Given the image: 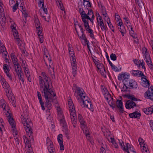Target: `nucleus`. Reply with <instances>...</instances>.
<instances>
[{
  "instance_id": "1",
  "label": "nucleus",
  "mask_w": 153,
  "mask_h": 153,
  "mask_svg": "<svg viewBox=\"0 0 153 153\" xmlns=\"http://www.w3.org/2000/svg\"><path fill=\"white\" fill-rule=\"evenodd\" d=\"M41 75L39 77V87L46 101L45 105L48 108L49 112L53 107L52 103L56 101V94L52 88V83H51V86L50 85V79L48 74L43 72Z\"/></svg>"
},
{
  "instance_id": "2",
  "label": "nucleus",
  "mask_w": 153,
  "mask_h": 153,
  "mask_svg": "<svg viewBox=\"0 0 153 153\" xmlns=\"http://www.w3.org/2000/svg\"><path fill=\"white\" fill-rule=\"evenodd\" d=\"M22 123L23 124L25 129L27 133V135L29 136V139L30 137L31 139L29 140L25 136H23V138L24 139L25 143L28 144L31 140H33V136L32 134H33L32 130L31 128V127L32 125L30 119L28 118L26 119L24 118L22 122Z\"/></svg>"
},
{
  "instance_id": "3",
  "label": "nucleus",
  "mask_w": 153,
  "mask_h": 153,
  "mask_svg": "<svg viewBox=\"0 0 153 153\" xmlns=\"http://www.w3.org/2000/svg\"><path fill=\"white\" fill-rule=\"evenodd\" d=\"M75 30L78 36L79 37V39H80L84 40L85 43L87 44L88 48L91 52L89 46V42L87 40L84 34V31H85V30H83V29H79L78 30H77V29H75Z\"/></svg>"
},
{
  "instance_id": "4",
  "label": "nucleus",
  "mask_w": 153,
  "mask_h": 153,
  "mask_svg": "<svg viewBox=\"0 0 153 153\" xmlns=\"http://www.w3.org/2000/svg\"><path fill=\"white\" fill-rule=\"evenodd\" d=\"M121 100H117L116 102V108H118L120 112L121 113H123L124 111L123 110V103L122 101V97H120Z\"/></svg>"
},
{
  "instance_id": "5",
  "label": "nucleus",
  "mask_w": 153,
  "mask_h": 153,
  "mask_svg": "<svg viewBox=\"0 0 153 153\" xmlns=\"http://www.w3.org/2000/svg\"><path fill=\"white\" fill-rule=\"evenodd\" d=\"M47 145L48 146V150L50 153H52L55 152V149L53 147V142L48 137L47 138Z\"/></svg>"
},
{
  "instance_id": "6",
  "label": "nucleus",
  "mask_w": 153,
  "mask_h": 153,
  "mask_svg": "<svg viewBox=\"0 0 153 153\" xmlns=\"http://www.w3.org/2000/svg\"><path fill=\"white\" fill-rule=\"evenodd\" d=\"M86 19L89 20L90 22L93 24V18L92 17V18H90L89 16H87L86 14V16H85V17H84L83 19L82 20L84 23V26L85 29H89V26L88 25V21H87Z\"/></svg>"
},
{
  "instance_id": "7",
  "label": "nucleus",
  "mask_w": 153,
  "mask_h": 153,
  "mask_svg": "<svg viewBox=\"0 0 153 153\" xmlns=\"http://www.w3.org/2000/svg\"><path fill=\"white\" fill-rule=\"evenodd\" d=\"M126 146L123 147V150L124 152H126L128 153H135V151H134V149L132 146L128 143H126Z\"/></svg>"
},
{
  "instance_id": "8",
  "label": "nucleus",
  "mask_w": 153,
  "mask_h": 153,
  "mask_svg": "<svg viewBox=\"0 0 153 153\" xmlns=\"http://www.w3.org/2000/svg\"><path fill=\"white\" fill-rule=\"evenodd\" d=\"M128 83L129 86L128 88L130 89H136L138 86L137 82L133 79H130L128 80Z\"/></svg>"
},
{
  "instance_id": "9",
  "label": "nucleus",
  "mask_w": 153,
  "mask_h": 153,
  "mask_svg": "<svg viewBox=\"0 0 153 153\" xmlns=\"http://www.w3.org/2000/svg\"><path fill=\"white\" fill-rule=\"evenodd\" d=\"M136 104L134 101L130 100H128L126 104L125 107L126 108L130 109L131 108H134V106H136Z\"/></svg>"
},
{
  "instance_id": "10",
  "label": "nucleus",
  "mask_w": 153,
  "mask_h": 153,
  "mask_svg": "<svg viewBox=\"0 0 153 153\" xmlns=\"http://www.w3.org/2000/svg\"><path fill=\"white\" fill-rule=\"evenodd\" d=\"M71 64L72 68V74L73 76L75 77L77 74V68H76V61L71 62Z\"/></svg>"
},
{
  "instance_id": "11",
  "label": "nucleus",
  "mask_w": 153,
  "mask_h": 153,
  "mask_svg": "<svg viewBox=\"0 0 153 153\" xmlns=\"http://www.w3.org/2000/svg\"><path fill=\"white\" fill-rule=\"evenodd\" d=\"M2 86L5 89H6V93L7 96H8L7 94H10V95H12V96L13 95L12 91L7 82H5L4 84L2 85Z\"/></svg>"
},
{
  "instance_id": "12",
  "label": "nucleus",
  "mask_w": 153,
  "mask_h": 153,
  "mask_svg": "<svg viewBox=\"0 0 153 153\" xmlns=\"http://www.w3.org/2000/svg\"><path fill=\"white\" fill-rule=\"evenodd\" d=\"M70 111V114L71 118L72 121L73 122H76V114H75V110L74 108L73 109H69Z\"/></svg>"
},
{
  "instance_id": "13",
  "label": "nucleus",
  "mask_w": 153,
  "mask_h": 153,
  "mask_svg": "<svg viewBox=\"0 0 153 153\" xmlns=\"http://www.w3.org/2000/svg\"><path fill=\"white\" fill-rule=\"evenodd\" d=\"M42 8L43 9V10L45 13V15L43 16L42 17L45 20L47 21L48 22H49V15L47 13L48 10L47 8H45L44 7V4H42Z\"/></svg>"
},
{
  "instance_id": "14",
  "label": "nucleus",
  "mask_w": 153,
  "mask_h": 153,
  "mask_svg": "<svg viewBox=\"0 0 153 153\" xmlns=\"http://www.w3.org/2000/svg\"><path fill=\"white\" fill-rule=\"evenodd\" d=\"M12 31L13 33V35L15 38L18 44L20 42V38L19 33L16 29H12Z\"/></svg>"
},
{
  "instance_id": "15",
  "label": "nucleus",
  "mask_w": 153,
  "mask_h": 153,
  "mask_svg": "<svg viewBox=\"0 0 153 153\" xmlns=\"http://www.w3.org/2000/svg\"><path fill=\"white\" fill-rule=\"evenodd\" d=\"M37 94L38 98L39 100L40 104L41 105L42 109L43 110H44L45 108L44 106V102L42 100V97L41 94L39 91L37 92Z\"/></svg>"
},
{
  "instance_id": "16",
  "label": "nucleus",
  "mask_w": 153,
  "mask_h": 153,
  "mask_svg": "<svg viewBox=\"0 0 153 153\" xmlns=\"http://www.w3.org/2000/svg\"><path fill=\"white\" fill-rule=\"evenodd\" d=\"M143 111L146 114H152L153 113V105L148 108H144Z\"/></svg>"
},
{
  "instance_id": "17",
  "label": "nucleus",
  "mask_w": 153,
  "mask_h": 153,
  "mask_svg": "<svg viewBox=\"0 0 153 153\" xmlns=\"http://www.w3.org/2000/svg\"><path fill=\"white\" fill-rule=\"evenodd\" d=\"M145 79V80H143L141 82V85L144 87H149L150 85V83L149 81L146 78L142 77L141 79Z\"/></svg>"
},
{
  "instance_id": "18",
  "label": "nucleus",
  "mask_w": 153,
  "mask_h": 153,
  "mask_svg": "<svg viewBox=\"0 0 153 153\" xmlns=\"http://www.w3.org/2000/svg\"><path fill=\"white\" fill-rule=\"evenodd\" d=\"M42 29H37V32L39 39V41L41 43H43V37Z\"/></svg>"
},
{
  "instance_id": "19",
  "label": "nucleus",
  "mask_w": 153,
  "mask_h": 153,
  "mask_svg": "<svg viewBox=\"0 0 153 153\" xmlns=\"http://www.w3.org/2000/svg\"><path fill=\"white\" fill-rule=\"evenodd\" d=\"M141 115L140 113L137 111L129 114V117L131 118H137L139 117Z\"/></svg>"
},
{
  "instance_id": "20",
  "label": "nucleus",
  "mask_w": 153,
  "mask_h": 153,
  "mask_svg": "<svg viewBox=\"0 0 153 153\" xmlns=\"http://www.w3.org/2000/svg\"><path fill=\"white\" fill-rule=\"evenodd\" d=\"M145 98L149 99L151 100H153V93L152 92H146L145 93Z\"/></svg>"
},
{
  "instance_id": "21",
  "label": "nucleus",
  "mask_w": 153,
  "mask_h": 153,
  "mask_svg": "<svg viewBox=\"0 0 153 153\" xmlns=\"http://www.w3.org/2000/svg\"><path fill=\"white\" fill-rule=\"evenodd\" d=\"M82 100L83 104H86V103H89V101L90 100L89 98L85 96V94H84L82 96Z\"/></svg>"
},
{
  "instance_id": "22",
  "label": "nucleus",
  "mask_w": 153,
  "mask_h": 153,
  "mask_svg": "<svg viewBox=\"0 0 153 153\" xmlns=\"http://www.w3.org/2000/svg\"><path fill=\"white\" fill-rule=\"evenodd\" d=\"M76 89L77 90V92L79 93V95L80 96H82L84 94H85L83 93V92H84V91L82 88L78 87H76Z\"/></svg>"
},
{
  "instance_id": "23",
  "label": "nucleus",
  "mask_w": 153,
  "mask_h": 153,
  "mask_svg": "<svg viewBox=\"0 0 153 153\" xmlns=\"http://www.w3.org/2000/svg\"><path fill=\"white\" fill-rule=\"evenodd\" d=\"M143 146V148L142 149V152L143 153H150L148 149L147 148V146L145 144L144 142H143V143L142 144Z\"/></svg>"
},
{
  "instance_id": "24",
  "label": "nucleus",
  "mask_w": 153,
  "mask_h": 153,
  "mask_svg": "<svg viewBox=\"0 0 153 153\" xmlns=\"http://www.w3.org/2000/svg\"><path fill=\"white\" fill-rule=\"evenodd\" d=\"M62 118L60 119L59 120L60 124L63 128L67 127V125L64 116L62 115Z\"/></svg>"
},
{
  "instance_id": "25",
  "label": "nucleus",
  "mask_w": 153,
  "mask_h": 153,
  "mask_svg": "<svg viewBox=\"0 0 153 153\" xmlns=\"http://www.w3.org/2000/svg\"><path fill=\"white\" fill-rule=\"evenodd\" d=\"M122 76L123 79V81H125L127 83L128 82V80L129 77V75H128L126 73L122 74Z\"/></svg>"
},
{
  "instance_id": "26",
  "label": "nucleus",
  "mask_w": 153,
  "mask_h": 153,
  "mask_svg": "<svg viewBox=\"0 0 153 153\" xmlns=\"http://www.w3.org/2000/svg\"><path fill=\"white\" fill-rule=\"evenodd\" d=\"M108 104L113 109L116 108V104L114 101L113 98H111V99L109 101Z\"/></svg>"
},
{
  "instance_id": "27",
  "label": "nucleus",
  "mask_w": 153,
  "mask_h": 153,
  "mask_svg": "<svg viewBox=\"0 0 153 153\" xmlns=\"http://www.w3.org/2000/svg\"><path fill=\"white\" fill-rule=\"evenodd\" d=\"M9 117L8 116V121L9 123H10V125L11 126V127L12 128H13V127L14 126H15V125L14 124V123L13 122V118H11V117L10 116V113H9Z\"/></svg>"
},
{
  "instance_id": "28",
  "label": "nucleus",
  "mask_w": 153,
  "mask_h": 153,
  "mask_svg": "<svg viewBox=\"0 0 153 153\" xmlns=\"http://www.w3.org/2000/svg\"><path fill=\"white\" fill-rule=\"evenodd\" d=\"M79 12L80 14L82 20H83L84 17H85V16H86L87 14L85 13L83 9L81 8H79Z\"/></svg>"
},
{
  "instance_id": "29",
  "label": "nucleus",
  "mask_w": 153,
  "mask_h": 153,
  "mask_svg": "<svg viewBox=\"0 0 153 153\" xmlns=\"http://www.w3.org/2000/svg\"><path fill=\"white\" fill-rule=\"evenodd\" d=\"M11 58L13 64L18 63V59L16 57L15 55L13 53H11Z\"/></svg>"
},
{
  "instance_id": "30",
  "label": "nucleus",
  "mask_w": 153,
  "mask_h": 153,
  "mask_svg": "<svg viewBox=\"0 0 153 153\" xmlns=\"http://www.w3.org/2000/svg\"><path fill=\"white\" fill-rule=\"evenodd\" d=\"M34 22L36 29L40 28V22L38 18L36 17L35 18Z\"/></svg>"
},
{
  "instance_id": "31",
  "label": "nucleus",
  "mask_w": 153,
  "mask_h": 153,
  "mask_svg": "<svg viewBox=\"0 0 153 153\" xmlns=\"http://www.w3.org/2000/svg\"><path fill=\"white\" fill-rule=\"evenodd\" d=\"M140 71L138 70H132L131 71V73L133 76H139Z\"/></svg>"
},
{
  "instance_id": "32",
  "label": "nucleus",
  "mask_w": 153,
  "mask_h": 153,
  "mask_svg": "<svg viewBox=\"0 0 153 153\" xmlns=\"http://www.w3.org/2000/svg\"><path fill=\"white\" fill-rule=\"evenodd\" d=\"M130 34L131 36H132L134 39H136L137 37V35L136 32H135L133 29H131L129 30Z\"/></svg>"
},
{
  "instance_id": "33",
  "label": "nucleus",
  "mask_w": 153,
  "mask_h": 153,
  "mask_svg": "<svg viewBox=\"0 0 153 153\" xmlns=\"http://www.w3.org/2000/svg\"><path fill=\"white\" fill-rule=\"evenodd\" d=\"M75 26V29H77L80 28L81 29H83L82 27L83 26V24H81L77 22H75L74 23Z\"/></svg>"
},
{
  "instance_id": "34",
  "label": "nucleus",
  "mask_w": 153,
  "mask_h": 153,
  "mask_svg": "<svg viewBox=\"0 0 153 153\" xmlns=\"http://www.w3.org/2000/svg\"><path fill=\"white\" fill-rule=\"evenodd\" d=\"M148 60L149 59L146 60V63L150 69H153V65L152 64V62L151 60V59H150V60Z\"/></svg>"
},
{
  "instance_id": "35",
  "label": "nucleus",
  "mask_w": 153,
  "mask_h": 153,
  "mask_svg": "<svg viewBox=\"0 0 153 153\" xmlns=\"http://www.w3.org/2000/svg\"><path fill=\"white\" fill-rule=\"evenodd\" d=\"M123 96L127 97L129 99L131 100H132L133 101H134V100H136V98L134 97V95H131L130 94H125L123 95Z\"/></svg>"
},
{
  "instance_id": "36",
  "label": "nucleus",
  "mask_w": 153,
  "mask_h": 153,
  "mask_svg": "<svg viewBox=\"0 0 153 153\" xmlns=\"http://www.w3.org/2000/svg\"><path fill=\"white\" fill-rule=\"evenodd\" d=\"M0 14L1 16L3 17L2 19H5V15L4 14V9L2 6L0 7Z\"/></svg>"
},
{
  "instance_id": "37",
  "label": "nucleus",
  "mask_w": 153,
  "mask_h": 153,
  "mask_svg": "<svg viewBox=\"0 0 153 153\" xmlns=\"http://www.w3.org/2000/svg\"><path fill=\"white\" fill-rule=\"evenodd\" d=\"M89 103H86V104H83L84 106H85L89 109H91L93 107V105L90 100L89 101Z\"/></svg>"
},
{
  "instance_id": "38",
  "label": "nucleus",
  "mask_w": 153,
  "mask_h": 153,
  "mask_svg": "<svg viewBox=\"0 0 153 153\" xmlns=\"http://www.w3.org/2000/svg\"><path fill=\"white\" fill-rule=\"evenodd\" d=\"M3 69L5 73H9L10 71L9 68L7 64H4L3 65Z\"/></svg>"
},
{
  "instance_id": "39",
  "label": "nucleus",
  "mask_w": 153,
  "mask_h": 153,
  "mask_svg": "<svg viewBox=\"0 0 153 153\" xmlns=\"http://www.w3.org/2000/svg\"><path fill=\"white\" fill-rule=\"evenodd\" d=\"M84 7L88 9V8L91 7V3L89 1H87L85 2V4H83Z\"/></svg>"
},
{
  "instance_id": "40",
  "label": "nucleus",
  "mask_w": 153,
  "mask_h": 153,
  "mask_svg": "<svg viewBox=\"0 0 153 153\" xmlns=\"http://www.w3.org/2000/svg\"><path fill=\"white\" fill-rule=\"evenodd\" d=\"M97 68L99 70H100V71H104V72H105L106 73V71H105V68L104 66L102 64L101 65H100L97 67Z\"/></svg>"
},
{
  "instance_id": "41",
  "label": "nucleus",
  "mask_w": 153,
  "mask_h": 153,
  "mask_svg": "<svg viewBox=\"0 0 153 153\" xmlns=\"http://www.w3.org/2000/svg\"><path fill=\"white\" fill-rule=\"evenodd\" d=\"M62 131L66 136L69 135V131L67 127L63 128H62Z\"/></svg>"
},
{
  "instance_id": "42",
  "label": "nucleus",
  "mask_w": 153,
  "mask_h": 153,
  "mask_svg": "<svg viewBox=\"0 0 153 153\" xmlns=\"http://www.w3.org/2000/svg\"><path fill=\"white\" fill-rule=\"evenodd\" d=\"M69 109H73L74 108V106L73 104L72 100L70 99V101H68Z\"/></svg>"
},
{
  "instance_id": "43",
  "label": "nucleus",
  "mask_w": 153,
  "mask_h": 153,
  "mask_svg": "<svg viewBox=\"0 0 153 153\" xmlns=\"http://www.w3.org/2000/svg\"><path fill=\"white\" fill-rule=\"evenodd\" d=\"M97 21L98 22V25H99L101 29H104L105 28V27L104 26V24L103 22V21H101L100 22H98V19H97Z\"/></svg>"
},
{
  "instance_id": "44",
  "label": "nucleus",
  "mask_w": 153,
  "mask_h": 153,
  "mask_svg": "<svg viewBox=\"0 0 153 153\" xmlns=\"http://www.w3.org/2000/svg\"><path fill=\"white\" fill-rule=\"evenodd\" d=\"M128 82L126 83L123 84V90H122L121 91H123L124 92H126L127 91V90L128 88V87H127L126 85H128Z\"/></svg>"
},
{
  "instance_id": "45",
  "label": "nucleus",
  "mask_w": 153,
  "mask_h": 153,
  "mask_svg": "<svg viewBox=\"0 0 153 153\" xmlns=\"http://www.w3.org/2000/svg\"><path fill=\"white\" fill-rule=\"evenodd\" d=\"M19 3L18 1H16V3L13 6V11L14 12L16 10L18 7Z\"/></svg>"
},
{
  "instance_id": "46",
  "label": "nucleus",
  "mask_w": 153,
  "mask_h": 153,
  "mask_svg": "<svg viewBox=\"0 0 153 153\" xmlns=\"http://www.w3.org/2000/svg\"><path fill=\"white\" fill-rule=\"evenodd\" d=\"M133 62L134 64L136 65L138 67H140L141 60L139 59H134L133 60Z\"/></svg>"
},
{
  "instance_id": "47",
  "label": "nucleus",
  "mask_w": 153,
  "mask_h": 153,
  "mask_svg": "<svg viewBox=\"0 0 153 153\" xmlns=\"http://www.w3.org/2000/svg\"><path fill=\"white\" fill-rule=\"evenodd\" d=\"M58 141L59 143L63 142L62 135V134H59L57 137Z\"/></svg>"
},
{
  "instance_id": "48",
  "label": "nucleus",
  "mask_w": 153,
  "mask_h": 153,
  "mask_svg": "<svg viewBox=\"0 0 153 153\" xmlns=\"http://www.w3.org/2000/svg\"><path fill=\"white\" fill-rule=\"evenodd\" d=\"M78 118L79 120V121L80 123H82V124L83 123H84L85 122L84 120V119L82 116V115L80 114H79L78 115Z\"/></svg>"
},
{
  "instance_id": "49",
  "label": "nucleus",
  "mask_w": 153,
  "mask_h": 153,
  "mask_svg": "<svg viewBox=\"0 0 153 153\" xmlns=\"http://www.w3.org/2000/svg\"><path fill=\"white\" fill-rule=\"evenodd\" d=\"M87 15V16H92V17H92L93 19H94V16L93 11L91 9L88 10V12Z\"/></svg>"
},
{
  "instance_id": "50",
  "label": "nucleus",
  "mask_w": 153,
  "mask_h": 153,
  "mask_svg": "<svg viewBox=\"0 0 153 153\" xmlns=\"http://www.w3.org/2000/svg\"><path fill=\"white\" fill-rule=\"evenodd\" d=\"M10 99L11 100H10V102L14 107H16V101L14 100L15 98L11 97Z\"/></svg>"
},
{
  "instance_id": "51",
  "label": "nucleus",
  "mask_w": 153,
  "mask_h": 153,
  "mask_svg": "<svg viewBox=\"0 0 153 153\" xmlns=\"http://www.w3.org/2000/svg\"><path fill=\"white\" fill-rule=\"evenodd\" d=\"M2 108L4 110L6 111L7 113H9V111L10 110V109L8 107V105H7L6 103L4 104V105Z\"/></svg>"
},
{
  "instance_id": "52",
  "label": "nucleus",
  "mask_w": 153,
  "mask_h": 153,
  "mask_svg": "<svg viewBox=\"0 0 153 153\" xmlns=\"http://www.w3.org/2000/svg\"><path fill=\"white\" fill-rule=\"evenodd\" d=\"M110 57L111 60L115 61L117 59V56L115 54L111 53L110 56Z\"/></svg>"
},
{
  "instance_id": "53",
  "label": "nucleus",
  "mask_w": 153,
  "mask_h": 153,
  "mask_svg": "<svg viewBox=\"0 0 153 153\" xmlns=\"http://www.w3.org/2000/svg\"><path fill=\"white\" fill-rule=\"evenodd\" d=\"M14 65L15 68L14 69V70H16V69L17 70L19 69H22L21 67L19 65V64L18 63H16L14 64Z\"/></svg>"
},
{
  "instance_id": "54",
  "label": "nucleus",
  "mask_w": 153,
  "mask_h": 153,
  "mask_svg": "<svg viewBox=\"0 0 153 153\" xmlns=\"http://www.w3.org/2000/svg\"><path fill=\"white\" fill-rule=\"evenodd\" d=\"M80 124L81 125V128L83 130V132H85V129H86V128H87V126L86 125V123H83L82 124L81 123Z\"/></svg>"
},
{
  "instance_id": "55",
  "label": "nucleus",
  "mask_w": 153,
  "mask_h": 153,
  "mask_svg": "<svg viewBox=\"0 0 153 153\" xmlns=\"http://www.w3.org/2000/svg\"><path fill=\"white\" fill-rule=\"evenodd\" d=\"M107 24L108 25V26L109 27L110 29L113 28V27H114L111 24V23L110 21V19L109 18H108L107 20Z\"/></svg>"
},
{
  "instance_id": "56",
  "label": "nucleus",
  "mask_w": 153,
  "mask_h": 153,
  "mask_svg": "<svg viewBox=\"0 0 153 153\" xmlns=\"http://www.w3.org/2000/svg\"><path fill=\"white\" fill-rule=\"evenodd\" d=\"M87 31L88 33H90V37L92 39H94V36L93 34V31L92 29H88Z\"/></svg>"
},
{
  "instance_id": "57",
  "label": "nucleus",
  "mask_w": 153,
  "mask_h": 153,
  "mask_svg": "<svg viewBox=\"0 0 153 153\" xmlns=\"http://www.w3.org/2000/svg\"><path fill=\"white\" fill-rule=\"evenodd\" d=\"M112 69L115 71L118 72L119 71V69H118L117 68L116 66L115 65H113V64H112V65H110Z\"/></svg>"
},
{
  "instance_id": "58",
  "label": "nucleus",
  "mask_w": 153,
  "mask_h": 153,
  "mask_svg": "<svg viewBox=\"0 0 153 153\" xmlns=\"http://www.w3.org/2000/svg\"><path fill=\"white\" fill-rule=\"evenodd\" d=\"M144 56L145 58L146 59V60L148 59H149V60H150L151 58L150 57V56L149 54V53H147L146 54H144Z\"/></svg>"
},
{
  "instance_id": "59",
  "label": "nucleus",
  "mask_w": 153,
  "mask_h": 153,
  "mask_svg": "<svg viewBox=\"0 0 153 153\" xmlns=\"http://www.w3.org/2000/svg\"><path fill=\"white\" fill-rule=\"evenodd\" d=\"M24 77V74L23 73L22 74H21L19 75V76H18L19 79L20 80H21L23 83H24V80L23 77Z\"/></svg>"
},
{
  "instance_id": "60",
  "label": "nucleus",
  "mask_w": 153,
  "mask_h": 153,
  "mask_svg": "<svg viewBox=\"0 0 153 153\" xmlns=\"http://www.w3.org/2000/svg\"><path fill=\"white\" fill-rule=\"evenodd\" d=\"M24 70L26 75L27 74H29V71L28 70V68H27L25 66L24 67Z\"/></svg>"
},
{
  "instance_id": "61",
  "label": "nucleus",
  "mask_w": 153,
  "mask_h": 153,
  "mask_svg": "<svg viewBox=\"0 0 153 153\" xmlns=\"http://www.w3.org/2000/svg\"><path fill=\"white\" fill-rule=\"evenodd\" d=\"M145 63L142 60V61L140 62V66L141 65L142 66V68L143 69H144V71H145L146 68L145 66Z\"/></svg>"
},
{
  "instance_id": "62",
  "label": "nucleus",
  "mask_w": 153,
  "mask_h": 153,
  "mask_svg": "<svg viewBox=\"0 0 153 153\" xmlns=\"http://www.w3.org/2000/svg\"><path fill=\"white\" fill-rule=\"evenodd\" d=\"M83 133L85 134L86 137L90 135L89 130L87 128L85 129V132Z\"/></svg>"
},
{
  "instance_id": "63",
  "label": "nucleus",
  "mask_w": 153,
  "mask_h": 153,
  "mask_svg": "<svg viewBox=\"0 0 153 153\" xmlns=\"http://www.w3.org/2000/svg\"><path fill=\"white\" fill-rule=\"evenodd\" d=\"M126 25L128 29H133L131 23L130 22L127 23Z\"/></svg>"
},
{
  "instance_id": "64",
  "label": "nucleus",
  "mask_w": 153,
  "mask_h": 153,
  "mask_svg": "<svg viewBox=\"0 0 153 153\" xmlns=\"http://www.w3.org/2000/svg\"><path fill=\"white\" fill-rule=\"evenodd\" d=\"M60 145V149L61 150H63L64 149V146L63 145V142L59 143Z\"/></svg>"
}]
</instances>
